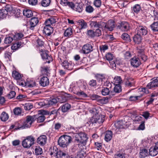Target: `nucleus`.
<instances>
[{
    "instance_id": "obj_1",
    "label": "nucleus",
    "mask_w": 158,
    "mask_h": 158,
    "mask_svg": "<svg viewBox=\"0 0 158 158\" xmlns=\"http://www.w3.org/2000/svg\"><path fill=\"white\" fill-rule=\"evenodd\" d=\"M137 56L138 57H134L131 59V63L134 67L137 68L140 65L141 62L145 61L148 59L143 49H137Z\"/></svg>"
},
{
    "instance_id": "obj_2",
    "label": "nucleus",
    "mask_w": 158,
    "mask_h": 158,
    "mask_svg": "<svg viewBox=\"0 0 158 158\" xmlns=\"http://www.w3.org/2000/svg\"><path fill=\"white\" fill-rule=\"evenodd\" d=\"M136 33H137L142 36L146 35L148 33V30L146 27L140 24L135 22L134 24Z\"/></svg>"
},
{
    "instance_id": "obj_3",
    "label": "nucleus",
    "mask_w": 158,
    "mask_h": 158,
    "mask_svg": "<svg viewBox=\"0 0 158 158\" xmlns=\"http://www.w3.org/2000/svg\"><path fill=\"white\" fill-rule=\"evenodd\" d=\"M88 137L87 135L84 132H80L75 135V143L85 145L87 142Z\"/></svg>"
},
{
    "instance_id": "obj_4",
    "label": "nucleus",
    "mask_w": 158,
    "mask_h": 158,
    "mask_svg": "<svg viewBox=\"0 0 158 158\" xmlns=\"http://www.w3.org/2000/svg\"><path fill=\"white\" fill-rule=\"evenodd\" d=\"M35 115H28L26 118V120L24 121L22 127H19L18 128H16V130L20 129H23L26 128L30 127L32 124L35 121Z\"/></svg>"
},
{
    "instance_id": "obj_5",
    "label": "nucleus",
    "mask_w": 158,
    "mask_h": 158,
    "mask_svg": "<svg viewBox=\"0 0 158 158\" xmlns=\"http://www.w3.org/2000/svg\"><path fill=\"white\" fill-rule=\"evenodd\" d=\"M35 138L32 136H27L22 142V145L25 148H29L34 143Z\"/></svg>"
},
{
    "instance_id": "obj_6",
    "label": "nucleus",
    "mask_w": 158,
    "mask_h": 158,
    "mask_svg": "<svg viewBox=\"0 0 158 158\" xmlns=\"http://www.w3.org/2000/svg\"><path fill=\"white\" fill-rule=\"evenodd\" d=\"M89 24L91 27L94 28H100L102 30L105 23L104 22L97 21H95L89 22Z\"/></svg>"
},
{
    "instance_id": "obj_7",
    "label": "nucleus",
    "mask_w": 158,
    "mask_h": 158,
    "mask_svg": "<svg viewBox=\"0 0 158 158\" xmlns=\"http://www.w3.org/2000/svg\"><path fill=\"white\" fill-rule=\"evenodd\" d=\"M39 52L40 53L42 58L46 60V62L44 63L45 64L46 62L49 63L53 59L51 56L48 54V51L44 50L42 51H39Z\"/></svg>"
},
{
    "instance_id": "obj_8",
    "label": "nucleus",
    "mask_w": 158,
    "mask_h": 158,
    "mask_svg": "<svg viewBox=\"0 0 158 158\" xmlns=\"http://www.w3.org/2000/svg\"><path fill=\"white\" fill-rule=\"evenodd\" d=\"M105 24L103 27L102 30L107 29L110 31H113L115 27L114 22L112 20H110L107 23L104 22Z\"/></svg>"
},
{
    "instance_id": "obj_9",
    "label": "nucleus",
    "mask_w": 158,
    "mask_h": 158,
    "mask_svg": "<svg viewBox=\"0 0 158 158\" xmlns=\"http://www.w3.org/2000/svg\"><path fill=\"white\" fill-rule=\"evenodd\" d=\"M39 20L37 17H33L31 18L29 21V28L30 30H33L35 27L38 24Z\"/></svg>"
},
{
    "instance_id": "obj_10",
    "label": "nucleus",
    "mask_w": 158,
    "mask_h": 158,
    "mask_svg": "<svg viewBox=\"0 0 158 158\" xmlns=\"http://www.w3.org/2000/svg\"><path fill=\"white\" fill-rule=\"evenodd\" d=\"M93 51V46L90 44H86L82 48V53L84 54L89 53Z\"/></svg>"
},
{
    "instance_id": "obj_11",
    "label": "nucleus",
    "mask_w": 158,
    "mask_h": 158,
    "mask_svg": "<svg viewBox=\"0 0 158 158\" xmlns=\"http://www.w3.org/2000/svg\"><path fill=\"white\" fill-rule=\"evenodd\" d=\"M6 9L0 10V18L3 19L5 18L8 14V11L10 12L12 10L11 6H7L5 7Z\"/></svg>"
},
{
    "instance_id": "obj_12",
    "label": "nucleus",
    "mask_w": 158,
    "mask_h": 158,
    "mask_svg": "<svg viewBox=\"0 0 158 158\" xmlns=\"http://www.w3.org/2000/svg\"><path fill=\"white\" fill-rule=\"evenodd\" d=\"M61 65L64 69L68 70H72L74 66V63L71 61L69 62L66 60H65L63 62Z\"/></svg>"
},
{
    "instance_id": "obj_13",
    "label": "nucleus",
    "mask_w": 158,
    "mask_h": 158,
    "mask_svg": "<svg viewBox=\"0 0 158 158\" xmlns=\"http://www.w3.org/2000/svg\"><path fill=\"white\" fill-rule=\"evenodd\" d=\"M44 24L45 26L44 27V33H45L46 35L49 36L53 32V27L51 25L46 24Z\"/></svg>"
},
{
    "instance_id": "obj_14",
    "label": "nucleus",
    "mask_w": 158,
    "mask_h": 158,
    "mask_svg": "<svg viewBox=\"0 0 158 158\" xmlns=\"http://www.w3.org/2000/svg\"><path fill=\"white\" fill-rule=\"evenodd\" d=\"M37 44L36 47L37 49L39 51H42L44 50L45 45L44 42L41 39H38L36 41Z\"/></svg>"
},
{
    "instance_id": "obj_15",
    "label": "nucleus",
    "mask_w": 158,
    "mask_h": 158,
    "mask_svg": "<svg viewBox=\"0 0 158 158\" xmlns=\"http://www.w3.org/2000/svg\"><path fill=\"white\" fill-rule=\"evenodd\" d=\"M47 137L46 135H40L37 139V142L41 146L44 145L46 143Z\"/></svg>"
},
{
    "instance_id": "obj_16",
    "label": "nucleus",
    "mask_w": 158,
    "mask_h": 158,
    "mask_svg": "<svg viewBox=\"0 0 158 158\" xmlns=\"http://www.w3.org/2000/svg\"><path fill=\"white\" fill-rule=\"evenodd\" d=\"M124 83L126 86L129 87L133 86L135 84V81L133 79L130 77L125 78Z\"/></svg>"
},
{
    "instance_id": "obj_17",
    "label": "nucleus",
    "mask_w": 158,
    "mask_h": 158,
    "mask_svg": "<svg viewBox=\"0 0 158 158\" xmlns=\"http://www.w3.org/2000/svg\"><path fill=\"white\" fill-rule=\"evenodd\" d=\"M49 83V80L47 77H41L40 81V85L43 87L48 85Z\"/></svg>"
},
{
    "instance_id": "obj_18",
    "label": "nucleus",
    "mask_w": 158,
    "mask_h": 158,
    "mask_svg": "<svg viewBox=\"0 0 158 158\" xmlns=\"http://www.w3.org/2000/svg\"><path fill=\"white\" fill-rule=\"evenodd\" d=\"M57 22V18L55 17H51L47 20L44 23V24H48L52 26H54Z\"/></svg>"
},
{
    "instance_id": "obj_19",
    "label": "nucleus",
    "mask_w": 158,
    "mask_h": 158,
    "mask_svg": "<svg viewBox=\"0 0 158 158\" xmlns=\"http://www.w3.org/2000/svg\"><path fill=\"white\" fill-rule=\"evenodd\" d=\"M158 87V78L153 80L152 81L148 84L147 87L148 89H151Z\"/></svg>"
},
{
    "instance_id": "obj_20",
    "label": "nucleus",
    "mask_w": 158,
    "mask_h": 158,
    "mask_svg": "<svg viewBox=\"0 0 158 158\" xmlns=\"http://www.w3.org/2000/svg\"><path fill=\"white\" fill-rule=\"evenodd\" d=\"M50 67L49 66H43L41 67V71L42 74L48 76L50 72Z\"/></svg>"
},
{
    "instance_id": "obj_21",
    "label": "nucleus",
    "mask_w": 158,
    "mask_h": 158,
    "mask_svg": "<svg viewBox=\"0 0 158 158\" xmlns=\"http://www.w3.org/2000/svg\"><path fill=\"white\" fill-rule=\"evenodd\" d=\"M113 137V132L111 131L108 130L106 132L105 135V140L106 142L110 141Z\"/></svg>"
},
{
    "instance_id": "obj_22",
    "label": "nucleus",
    "mask_w": 158,
    "mask_h": 158,
    "mask_svg": "<svg viewBox=\"0 0 158 158\" xmlns=\"http://www.w3.org/2000/svg\"><path fill=\"white\" fill-rule=\"evenodd\" d=\"M120 28L122 30L127 31L129 29L130 25L129 23L127 22H122L120 25Z\"/></svg>"
},
{
    "instance_id": "obj_23",
    "label": "nucleus",
    "mask_w": 158,
    "mask_h": 158,
    "mask_svg": "<svg viewBox=\"0 0 158 158\" xmlns=\"http://www.w3.org/2000/svg\"><path fill=\"white\" fill-rule=\"evenodd\" d=\"M142 36L138 34H136L133 37L134 42L136 44H139L141 43L142 40Z\"/></svg>"
},
{
    "instance_id": "obj_24",
    "label": "nucleus",
    "mask_w": 158,
    "mask_h": 158,
    "mask_svg": "<svg viewBox=\"0 0 158 158\" xmlns=\"http://www.w3.org/2000/svg\"><path fill=\"white\" fill-rule=\"evenodd\" d=\"M149 153L151 156H155L158 154V149L156 148L155 147L152 146L150 148Z\"/></svg>"
},
{
    "instance_id": "obj_25",
    "label": "nucleus",
    "mask_w": 158,
    "mask_h": 158,
    "mask_svg": "<svg viewBox=\"0 0 158 158\" xmlns=\"http://www.w3.org/2000/svg\"><path fill=\"white\" fill-rule=\"evenodd\" d=\"M78 23L79 27L80 26V30L85 29L87 27V23L83 19L79 20L78 21Z\"/></svg>"
},
{
    "instance_id": "obj_26",
    "label": "nucleus",
    "mask_w": 158,
    "mask_h": 158,
    "mask_svg": "<svg viewBox=\"0 0 158 158\" xmlns=\"http://www.w3.org/2000/svg\"><path fill=\"white\" fill-rule=\"evenodd\" d=\"M58 144L61 147L63 148L66 147L68 145L67 143L65 142V139H64V137L62 136H60L58 140Z\"/></svg>"
},
{
    "instance_id": "obj_27",
    "label": "nucleus",
    "mask_w": 158,
    "mask_h": 158,
    "mask_svg": "<svg viewBox=\"0 0 158 158\" xmlns=\"http://www.w3.org/2000/svg\"><path fill=\"white\" fill-rule=\"evenodd\" d=\"M114 125L117 129H120L124 128L125 126V121L122 120L118 121L114 124Z\"/></svg>"
},
{
    "instance_id": "obj_28",
    "label": "nucleus",
    "mask_w": 158,
    "mask_h": 158,
    "mask_svg": "<svg viewBox=\"0 0 158 158\" xmlns=\"http://www.w3.org/2000/svg\"><path fill=\"white\" fill-rule=\"evenodd\" d=\"M21 45L22 44L21 42H18L14 43L11 46V48L14 52L21 48L22 47Z\"/></svg>"
},
{
    "instance_id": "obj_29",
    "label": "nucleus",
    "mask_w": 158,
    "mask_h": 158,
    "mask_svg": "<svg viewBox=\"0 0 158 158\" xmlns=\"http://www.w3.org/2000/svg\"><path fill=\"white\" fill-rule=\"evenodd\" d=\"M50 152V155L52 156H56L58 152V149L56 147L53 146L51 147L49 150Z\"/></svg>"
},
{
    "instance_id": "obj_30",
    "label": "nucleus",
    "mask_w": 158,
    "mask_h": 158,
    "mask_svg": "<svg viewBox=\"0 0 158 158\" xmlns=\"http://www.w3.org/2000/svg\"><path fill=\"white\" fill-rule=\"evenodd\" d=\"M149 152L146 149L141 150L139 152V156L141 158H145L148 155Z\"/></svg>"
},
{
    "instance_id": "obj_31",
    "label": "nucleus",
    "mask_w": 158,
    "mask_h": 158,
    "mask_svg": "<svg viewBox=\"0 0 158 158\" xmlns=\"http://www.w3.org/2000/svg\"><path fill=\"white\" fill-rule=\"evenodd\" d=\"M73 33L72 29L69 27L65 31L64 35L65 37H69L73 34Z\"/></svg>"
},
{
    "instance_id": "obj_32",
    "label": "nucleus",
    "mask_w": 158,
    "mask_h": 158,
    "mask_svg": "<svg viewBox=\"0 0 158 158\" xmlns=\"http://www.w3.org/2000/svg\"><path fill=\"white\" fill-rule=\"evenodd\" d=\"M83 9L82 4L80 3H77L75 5L73 10L76 11L80 13L82 11Z\"/></svg>"
},
{
    "instance_id": "obj_33",
    "label": "nucleus",
    "mask_w": 158,
    "mask_h": 158,
    "mask_svg": "<svg viewBox=\"0 0 158 158\" xmlns=\"http://www.w3.org/2000/svg\"><path fill=\"white\" fill-rule=\"evenodd\" d=\"M68 156V153L59 150L56 156V158H66Z\"/></svg>"
},
{
    "instance_id": "obj_34",
    "label": "nucleus",
    "mask_w": 158,
    "mask_h": 158,
    "mask_svg": "<svg viewBox=\"0 0 158 158\" xmlns=\"http://www.w3.org/2000/svg\"><path fill=\"white\" fill-rule=\"evenodd\" d=\"M24 15L26 16L27 18H30L33 15L32 11L30 10L26 9L24 10L23 11Z\"/></svg>"
},
{
    "instance_id": "obj_35",
    "label": "nucleus",
    "mask_w": 158,
    "mask_h": 158,
    "mask_svg": "<svg viewBox=\"0 0 158 158\" xmlns=\"http://www.w3.org/2000/svg\"><path fill=\"white\" fill-rule=\"evenodd\" d=\"M9 115L5 112L3 111L1 114L0 119L2 121H6L8 119Z\"/></svg>"
},
{
    "instance_id": "obj_36",
    "label": "nucleus",
    "mask_w": 158,
    "mask_h": 158,
    "mask_svg": "<svg viewBox=\"0 0 158 158\" xmlns=\"http://www.w3.org/2000/svg\"><path fill=\"white\" fill-rule=\"evenodd\" d=\"M70 104L66 103L61 106V110L63 112H65L68 111L71 108Z\"/></svg>"
},
{
    "instance_id": "obj_37",
    "label": "nucleus",
    "mask_w": 158,
    "mask_h": 158,
    "mask_svg": "<svg viewBox=\"0 0 158 158\" xmlns=\"http://www.w3.org/2000/svg\"><path fill=\"white\" fill-rule=\"evenodd\" d=\"M150 26L153 32L158 31V22H154Z\"/></svg>"
},
{
    "instance_id": "obj_38",
    "label": "nucleus",
    "mask_w": 158,
    "mask_h": 158,
    "mask_svg": "<svg viewBox=\"0 0 158 158\" xmlns=\"http://www.w3.org/2000/svg\"><path fill=\"white\" fill-rule=\"evenodd\" d=\"M13 77L16 80H20L21 78V75L16 71H14L12 72Z\"/></svg>"
},
{
    "instance_id": "obj_39",
    "label": "nucleus",
    "mask_w": 158,
    "mask_h": 158,
    "mask_svg": "<svg viewBox=\"0 0 158 158\" xmlns=\"http://www.w3.org/2000/svg\"><path fill=\"white\" fill-rule=\"evenodd\" d=\"M105 116L104 115L100 114L98 116H97V118L98 123H101L104 122L105 120Z\"/></svg>"
},
{
    "instance_id": "obj_40",
    "label": "nucleus",
    "mask_w": 158,
    "mask_h": 158,
    "mask_svg": "<svg viewBox=\"0 0 158 158\" xmlns=\"http://www.w3.org/2000/svg\"><path fill=\"white\" fill-rule=\"evenodd\" d=\"M121 38L127 42H130L131 39L129 35L127 33H124L121 35Z\"/></svg>"
},
{
    "instance_id": "obj_41",
    "label": "nucleus",
    "mask_w": 158,
    "mask_h": 158,
    "mask_svg": "<svg viewBox=\"0 0 158 158\" xmlns=\"http://www.w3.org/2000/svg\"><path fill=\"white\" fill-rule=\"evenodd\" d=\"M89 110L91 113L94 114H95V115H96V114H98L99 113L98 110L95 106H93L92 108H90Z\"/></svg>"
},
{
    "instance_id": "obj_42",
    "label": "nucleus",
    "mask_w": 158,
    "mask_h": 158,
    "mask_svg": "<svg viewBox=\"0 0 158 158\" xmlns=\"http://www.w3.org/2000/svg\"><path fill=\"white\" fill-rule=\"evenodd\" d=\"M141 10V6L139 4H136L133 7L132 10L134 12L138 14Z\"/></svg>"
},
{
    "instance_id": "obj_43",
    "label": "nucleus",
    "mask_w": 158,
    "mask_h": 158,
    "mask_svg": "<svg viewBox=\"0 0 158 158\" xmlns=\"http://www.w3.org/2000/svg\"><path fill=\"white\" fill-rule=\"evenodd\" d=\"M58 102L63 103L65 102L67 100V98L64 95L60 96L57 97Z\"/></svg>"
},
{
    "instance_id": "obj_44",
    "label": "nucleus",
    "mask_w": 158,
    "mask_h": 158,
    "mask_svg": "<svg viewBox=\"0 0 158 158\" xmlns=\"http://www.w3.org/2000/svg\"><path fill=\"white\" fill-rule=\"evenodd\" d=\"M143 96V94H141L140 95L138 96H131L129 98V100L131 101H135L137 100H139V98L142 97Z\"/></svg>"
},
{
    "instance_id": "obj_45",
    "label": "nucleus",
    "mask_w": 158,
    "mask_h": 158,
    "mask_svg": "<svg viewBox=\"0 0 158 158\" xmlns=\"http://www.w3.org/2000/svg\"><path fill=\"white\" fill-rule=\"evenodd\" d=\"M23 36V35L21 33H15L13 36L14 39L15 40H19Z\"/></svg>"
},
{
    "instance_id": "obj_46",
    "label": "nucleus",
    "mask_w": 158,
    "mask_h": 158,
    "mask_svg": "<svg viewBox=\"0 0 158 158\" xmlns=\"http://www.w3.org/2000/svg\"><path fill=\"white\" fill-rule=\"evenodd\" d=\"M101 93L103 95H107L110 93V90L108 88L104 87L101 91Z\"/></svg>"
},
{
    "instance_id": "obj_47",
    "label": "nucleus",
    "mask_w": 158,
    "mask_h": 158,
    "mask_svg": "<svg viewBox=\"0 0 158 158\" xmlns=\"http://www.w3.org/2000/svg\"><path fill=\"white\" fill-rule=\"evenodd\" d=\"M35 152L36 155H41L43 153V150L39 146L36 147L35 149Z\"/></svg>"
},
{
    "instance_id": "obj_48",
    "label": "nucleus",
    "mask_w": 158,
    "mask_h": 158,
    "mask_svg": "<svg viewBox=\"0 0 158 158\" xmlns=\"http://www.w3.org/2000/svg\"><path fill=\"white\" fill-rule=\"evenodd\" d=\"M22 109L19 107L15 108L13 110V112L16 115H19L21 114Z\"/></svg>"
},
{
    "instance_id": "obj_49",
    "label": "nucleus",
    "mask_w": 158,
    "mask_h": 158,
    "mask_svg": "<svg viewBox=\"0 0 158 158\" xmlns=\"http://www.w3.org/2000/svg\"><path fill=\"white\" fill-rule=\"evenodd\" d=\"M113 90L117 93H118L122 91V87L120 84L116 85L115 86Z\"/></svg>"
},
{
    "instance_id": "obj_50",
    "label": "nucleus",
    "mask_w": 158,
    "mask_h": 158,
    "mask_svg": "<svg viewBox=\"0 0 158 158\" xmlns=\"http://www.w3.org/2000/svg\"><path fill=\"white\" fill-rule=\"evenodd\" d=\"M62 136L64 137V139H65V142L67 143L68 145L72 140V137L70 136L67 135H62Z\"/></svg>"
},
{
    "instance_id": "obj_51",
    "label": "nucleus",
    "mask_w": 158,
    "mask_h": 158,
    "mask_svg": "<svg viewBox=\"0 0 158 158\" xmlns=\"http://www.w3.org/2000/svg\"><path fill=\"white\" fill-rule=\"evenodd\" d=\"M106 59L109 62L113 60L114 56L111 53H108L105 56Z\"/></svg>"
},
{
    "instance_id": "obj_52",
    "label": "nucleus",
    "mask_w": 158,
    "mask_h": 158,
    "mask_svg": "<svg viewBox=\"0 0 158 158\" xmlns=\"http://www.w3.org/2000/svg\"><path fill=\"white\" fill-rule=\"evenodd\" d=\"M45 117L43 114H39V116L37 118V122L38 123H41L43 122L45 120Z\"/></svg>"
},
{
    "instance_id": "obj_53",
    "label": "nucleus",
    "mask_w": 158,
    "mask_h": 158,
    "mask_svg": "<svg viewBox=\"0 0 158 158\" xmlns=\"http://www.w3.org/2000/svg\"><path fill=\"white\" fill-rule=\"evenodd\" d=\"M13 40H14V38H13L10 36H7L5 38L4 42L6 44H9L11 43Z\"/></svg>"
},
{
    "instance_id": "obj_54",
    "label": "nucleus",
    "mask_w": 158,
    "mask_h": 158,
    "mask_svg": "<svg viewBox=\"0 0 158 158\" xmlns=\"http://www.w3.org/2000/svg\"><path fill=\"white\" fill-rule=\"evenodd\" d=\"M108 98H102L100 97V98L99 99L98 102L100 104H104L107 103L108 102Z\"/></svg>"
},
{
    "instance_id": "obj_55",
    "label": "nucleus",
    "mask_w": 158,
    "mask_h": 158,
    "mask_svg": "<svg viewBox=\"0 0 158 158\" xmlns=\"http://www.w3.org/2000/svg\"><path fill=\"white\" fill-rule=\"evenodd\" d=\"M51 2L50 0H43L41 2V5L44 7L49 6Z\"/></svg>"
},
{
    "instance_id": "obj_56",
    "label": "nucleus",
    "mask_w": 158,
    "mask_h": 158,
    "mask_svg": "<svg viewBox=\"0 0 158 158\" xmlns=\"http://www.w3.org/2000/svg\"><path fill=\"white\" fill-rule=\"evenodd\" d=\"M86 34L87 35L91 38L95 37L94 31L90 29L88 30Z\"/></svg>"
},
{
    "instance_id": "obj_57",
    "label": "nucleus",
    "mask_w": 158,
    "mask_h": 158,
    "mask_svg": "<svg viewBox=\"0 0 158 158\" xmlns=\"http://www.w3.org/2000/svg\"><path fill=\"white\" fill-rule=\"evenodd\" d=\"M33 107L32 104L28 103H26L25 104L24 106V109L26 110H30Z\"/></svg>"
},
{
    "instance_id": "obj_58",
    "label": "nucleus",
    "mask_w": 158,
    "mask_h": 158,
    "mask_svg": "<svg viewBox=\"0 0 158 158\" xmlns=\"http://www.w3.org/2000/svg\"><path fill=\"white\" fill-rule=\"evenodd\" d=\"M89 123L93 124L98 123L97 118L96 115H94L91 118Z\"/></svg>"
},
{
    "instance_id": "obj_59",
    "label": "nucleus",
    "mask_w": 158,
    "mask_h": 158,
    "mask_svg": "<svg viewBox=\"0 0 158 158\" xmlns=\"http://www.w3.org/2000/svg\"><path fill=\"white\" fill-rule=\"evenodd\" d=\"M58 100L57 98H52L48 101V104L52 105L55 104L58 102Z\"/></svg>"
},
{
    "instance_id": "obj_60",
    "label": "nucleus",
    "mask_w": 158,
    "mask_h": 158,
    "mask_svg": "<svg viewBox=\"0 0 158 158\" xmlns=\"http://www.w3.org/2000/svg\"><path fill=\"white\" fill-rule=\"evenodd\" d=\"M76 94L79 96L83 98H86L87 97V95L83 91L80 90V91L77 92Z\"/></svg>"
},
{
    "instance_id": "obj_61",
    "label": "nucleus",
    "mask_w": 158,
    "mask_h": 158,
    "mask_svg": "<svg viewBox=\"0 0 158 158\" xmlns=\"http://www.w3.org/2000/svg\"><path fill=\"white\" fill-rule=\"evenodd\" d=\"M114 83L116 85L119 84L122 81V80L120 77L117 76L115 77L114 79Z\"/></svg>"
},
{
    "instance_id": "obj_62",
    "label": "nucleus",
    "mask_w": 158,
    "mask_h": 158,
    "mask_svg": "<svg viewBox=\"0 0 158 158\" xmlns=\"http://www.w3.org/2000/svg\"><path fill=\"white\" fill-rule=\"evenodd\" d=\"M100 28H97L94 31L95 37H99L102 35V31Z\"/></svg>"
},
{
    "instance_id": "obj_63",
    "label": "nucleus",
    "mask_w": 158,
    "mask_h": 158,
    "mask_svg": "<svg viewBox=\"0 0 158 158\" xmlns=\"http://www.w3.org/2000/svg\"><path fill=\"white\" fill-rule=\"evenodd\" d=\"M16 95V93L14 91H11L9 94L7 95L8 98L10 99H11L15 97Z\"/></svg>"
},
{
    "instance_id": "obj_64",
    "label": "nucleus",
    "mask_w": 158,
    "mask_h": 158,
    "mask_svg": "<svg viewBox=\"0 0 158 158\" xmlns=\"http://www.w3.org/2000/svg\"><path fill=\"white\" fill-rule=\"evenodd\" d=\"M94 10L93 7L90 5H89L86 6L85 8L86 11L89 13H92Z\"/></svg>"
}]
</instances>
